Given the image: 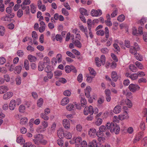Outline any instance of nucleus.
I'll list each match as a JSON object with an SVG mask.
<instances>
[{"instance_id": "nucleus-9", "label": "nucleus", "mask_w": 147, "mask_h": 147, "mask_svg": "<svg viewBox=\"0 0 147 147\" xmlns=\"http://www.w3.org/2000/svg\"><path fill=\"white\" fill-rule=\"evenodd\" d=\"M13 94L11 92H8L5 93L3 96L4 100H7L11 98L13 95Z\"/></svg>"}, {"instance_id": "nucleus-29", "label": "nucleus", "mask_w": 147, "mask_h": 147, "mask_svg": "<svg viewBox=\"0 0 147 147\" xmlns=\"http://www.w3.org/2000/svg\"><path fill=\"white\" fill-rule=\"evenodd\" d=\"M71 65H66L64 68L65 70L66 73H69L71 71Z\"/></svg>"}, {"instance_id": "nucleus-10", "label": "nucleus", "mask_w": 147, "mask_h": 147, "mask_svg": "<svg viewBox=\"0 0 147 147\" xmlns=\"http://www.w3.org/2000/svg\"><path fill=\"white\" fill-rule=\"evenodd\" d=\"M79 27L80 30L85 33L86 37L88 38V30L87 28H84V26L82 25H79Z\"/></svg>"}, {"instance_id": "nucleus-44", "label": "nucleus", "mask_w": 147, "mask_h": 147, "mask_svg": "<svg viewBox=\"0 0 147 147\" xmlns=\"http://www.w3.org/2000/svg\"><path fill=\"white\" fill-rule=\"evenodd\" d=\"M105 38L108 39L109 37V31L107 27H106L105 28Z\"/></svg>"}, {"instance_id": "nucleus-2", "label": "nucleus", "mask_w": 147, "mask_h": 147, "mask_svg": "<svg viewBox=\"0 0 147 147\" xmlns=\"http://www.w3.org/2000/svg\"><path fill=\"white\" fill-rule=\"evenodd\" d=\"M140 88V86L138 85L133 84H130L128 87L129 90L133 92H135L139 90Z\"/></svg>"}, {"instance_id": "nucleus-23", "label": "nucleus", "mask_w": 147, "mask_h": 147, "mask_svg": "<svg viewBox=\"0 0 147 147\" xmlns=\"http://www.w3.org/2000/svg\"><path fill=\"white\" fill-rule=\"evenodd\" d=\"M43 62H42L45 64L49 65L50 63V60L49 58L47 57H45L43 59Z\"/></svg>"}, {"instance_id": "nucleus-38", "label": "nucleus", "mask_w": 147, "mask_h": 147, "mask_svg": "<svg viewBox=\"0 0 147 147\" xmlns=\"http://www.w3.org/2000/svg\"><path fill=\"white\" fill-rule=\"evenodd\" d=\"M107 41L106 44V46L107 47L110 46L113 41V38L112 37L108 39H107Z\"/></svg>"}, {"instance_id": "nucleus-55", "label": "nucleus", "mask_w": 147, "mask_h": 147, "mask_svg": "<svg viewBox=\"0 0 147 147\" xmlns=\"http://www.w3.org/2000/svg\"><path fill=\"white\" fill-rule=\"evenodd\" d=\"M25 110V107L23 105H20L19 108V111L21 113H23L24 112Z\"/></svg>"}, {"instance_id": "nucleus-61", "label": "nucleus", "mask_w": 147, "mask_h": 147, "mask_svg": "<svg viewBox=\"0 0 147 147\" xmlns=\"http://www.w3.org/2000/svg\"><path fill=\"white\" fill-rule=\"evenodd\" d=\"M62 74V71H61L57 70L54 72V75L55 76H61Z\"/></svg>"}, {"instance_id": "nucleus-37", "label": "nucleus", "mask_w": 147, "mask_h": 147, "mask_svg": "<svg viewBox=\"0 0 147 147\" xmlns=\"http://www.w3.org/2000/svg\"><path fill=\"white\" fill-rule=\"evenodd\" d=\"M125 104H126L129 108H131L132 106V104L131 101L128 99H126Z\"/></svg>"}, {"instance_id": "nucleus-58", "label": "nucleus", "mask_w": 147, "mask_h": 147, "mask_svg": "<svg viewBox=\"0 0 147 147\" xmlns=\"http://www.w3.org/2000/svg\"><path fill=\"white\" fill-rule=\"evenodd\" d=\"M51 66L49 65H47V66L46 67L45 69V71L47 73L51 72L52 69H51Z\"/></svg>"}, {"instance_id": "nucleus-34", "label": "nucleus", "mask_w": 147, "mask_h": 147, "mask_svg": "<svg viewBox=\"0 0 147 147\" xmlns=\"http://www.w3.org/2000/svg\"><path fill=\"white\" fill-rule=\"evenodd\" d=\"M65 137L68 139H70L72 138V135L71 133L69 132L66 131L65 133Z\"/></svg>"}, {"instance_id": "nucleus-8", "label": "nucleus", "mask_w": 147, "mask_h": 147, "mask_svg": "<svg viewBox=\"0 0 147 147\" xmlns=\"http://www.w3.org/2000/svg\"><path fill=\"white\" fill-rule=\"evenodd\" d=\"M63 124L64 128L68 129L70 127V123L69 121L67 119H64L63 121Z\"/></svg>"}, {"instance_id": "nucleus-12", "label": "nucleus", "mask_w": 147, "mask_h": 147, "mask_svg": "<svg viewBox=\"0 0 147 147\" xmlns=\"http://www.w3.org/2000/svg\"><path fill=\"white\" fill-rule=\"evenodd\" d=\"M91 91L90 87L88 86L86 87L85 90V95L87 98H89L90 96V92Z\"/></svg>"}, {"instance_id": "nucleus-1", "label": "nucleus", "mask_w": 147, "mask_h": 147, "mask_svg": "<svg viewBox=\"0 0 147 147\" xmlns=\"http://www.w3.org/2000/svg\"><path fill=\"white\" fill-rule=\"evenodd\" d=\"M106 125L111 133L115 132L116 134H118L120 131V127L116 123L112 122L110 123L108 122Z\"/></svg>"}, {"instance_id": "nucleus-60", "label": "nucleus", "mask_w": 147, "mask_h": 147, "mask_svg": "<svg viewBox=\"0 0 147 147\" xmlns=\"http://www.w3.org/2000/svg\"><path fill=\"white\" fill-rule=\"evenodd\" d=\"M88 110L89 113L90 115H92L93 113V107L92 106H90L89 107H88Z\"/></svg>"}, {"instance_id": "nucleus-40", "label": "nucleus", "mask_w": 147, "mask_h": 147, "mask_svg": "<svg viewBox=\"0 0 147 147\" xmlns=\"http://www.w3.org/2000/svg\"><path fill=\"white\" fill-rule=\"evenodd\" d=\"M134 56L138 60L142 61L143 60V58L142 56L140 55L138 53H136L135 54Z\"/></svg>"}, {"instance_id": "nucleus-49", "label": "nucleus", "mask_w": 147, "mask_h": 147, "mask_svg": "<svg viewBox=\"0 0 147 147\" xmlns=\"http://www.w3.org/2000/svg\"><path fill=\"white\" fill-rule=\"evenodd\" d=\"M23 10L20 9L18 10L17 12V16L19 18H21L23 15Z\"/></svg>"}, {"instance_id": "nucleus-24", "label": "nucleus", "mask_w": 147, "mask_h": 147, "mask_svg": "<svg viewBox=\"0 0 147 147\" xmlns=\"http://www.w3.org/2000/svg\"><path fill=\"white\" fill-rule=\"evenodd\" d=\"M47 115L44 113H41L40 115V117L41 118L47 121L49 119V117Z\"/></svg>"}, {"instance_id": "nucleus-56", "label": "nucleus", "mask_w": 147, "mask_h": 147, "mask_svg": "<svg viewBox=\"0 0 147 147\" xmlns=\"http://www.w3.org/2000/svg\"><path fill=\"white\" fill-rule=\"evenodd\" d=\"M56 58L57 59V61L58 62L60 63L62 59V56L61 54H58L56 56Z\"/></svg>"}, {"instance_id": "nucleus-52", "label": "nucleus", "mask_w": 147, "mask_h": 147, "mask_svg": "<svg viewBox=\"0 0 147 147\" xmlns=\"http://www.w3.org/2000/svg\"><path fill=\"white\" fill-rule=\"evenodd\" d=\"M95 61L96 65L97 67H99L101 66V64L100 63V59L98 57H96Z\"/></svg>"}, {"instance_id": "nucleus-22", "label": "nucleus", "mask_w": 147, "mask_h": 147, "mask_svg": "<svg viewBox=\"0 0 147 147\" xmlns=\"http://www.w3.org/2000/svg\"><path fill=\"white\" fill-rule=\"evenodd\" d=\"M107 20L105 21V23L106 25L108 26H111L112 25V24L111 22L110 21V15L108 14L107 15Z\"/></svg>"}, {"instance_id": "nucleus-28", "label": "nucleus", "mask_w": 147, "mask_h": 147, "mask_svg": "<svg viewBox=\"0 0 147 147\" xmlns=\"http://www.w3.org/2000/svg\"><path fill=\"white\" fill-rule=\"evenodd\" d=\"M129 67L130 70L133 72H136L137 71V68L134 65H130Z\"/></svg>"}, {"instance_id": "nucleus-25", "label": "nucleus", "mask_w": 147, "mask_h": 147, "mask_svg": "<svg viewBox=\"0 0 147 147\" xmlns=\"http://www.w3.org/2000/svg\"><path fill=\"white\" fill-rule=\"evenodd\" d=\"M66 108L67 110L71 111L74 109V105L72 104H69L66 107Z\"/></svg>"}, {"instance_id": "nucleus-50", "label": "nucleus", "mask_w": 147, "mask_h": 147, "mask_svg": "<svg viewBox=\"0 0 147 147\" xmlns=\"http://www.w3.org/2000/svg\"><path fill=\"white\" fill-rule=\"evenodd\" d=\"M16 83L17 85H19L21 84V79L20 76H18L16 79Z\"/></svg>"}, {"instance_id": "nucleus-13", "label": "nucleus", "mask_w": 147, "mask_h": 147, "mask_svg": "<svg viewBox=\"0 0 147 147\" xmlns=\"http://www.w3.org/2000/svg\"><path fill=\"white\" fill-rule=\"evenodd\" d=\"M69 102V99L68 97L63 98L61 100V104L63 106H64L68 104Z\"/></svg>"}, {"instance_id": "nucleus-7", "label": "nucleus", "mask_w": 147, "mask_h": 147, "mask_svg": "<svg viewBox=\"0 0 147 147\" xmlns=\"http://www.w3.org/2000/svg\"><path fill=\"white\" fill-rule=\"evenodd\" d=\"M16 101L13 99L11 100L9 105V107L11 110H13L15 108L16 106Z\"/></svg>"}, {"instance_id": "nucleus-62", "label": "nucleus", "mask_w": 147, "mask_h": 147, "mask_svg": "<svg viewBox=\"0 0 147 147\" xmlns=\"http://www.w3.org/2000/svg\"><path fill=\"white\" fill-rule=\"evenodd\" d=\"M101 52L104 54H106L108 53L109 50L106 48H102L100 50Z\"/></svg>"}, {"instance_id": "nucleus-53", "label": "nucleus", "mask_w": 147, "mask_h": 147, "mask_svg": "<svg viewBox=\"0 0 147 147\" xmlns=\"http://www.w3.org/2000/svg\"><path fill=\"white\" fill-rule=\"evenodd\" d=\"M74 43L75 45L79 48H80L82 47V44L78 40H76Z\"/></svg>"}, {"instance_id": "nucleus-39", "label": "nucleus", "mask_w": 147, "mask_h": 147, "mask_svg": "<svg viewBox=\"0 0 147 147\" xmlns=\"http://www.w3.org/2000/svg\"><path fill=\"white\" fill-rule=\"evenodd\" d=\"M5 32V29L2 26H0V35L3 36L4 35Z\"/></svg>"}, {"instance_id": "nucleus-30", "label": "nucleus", "mask_w": 147, "mask_h": 147, "mask_svg": "<svg viewBox=\"0 0 147 147\" xmlns=\"http://www.w3.org/2000/svg\"><path fill=\"white\" fill-rule=\"evenodd\" d=\"M99 129L100 131L102 132L107 131V130L109 129L108 128V127L106 128L105 126L102 125L99 127Z\"/></svg>"}, {"instance_id": "nucleus-14", "label": "nucleus", "mask_w": 147, "mask_h": 147, "mask_svg": "<svg viewBox=\"0 0 147 147\" xmlns=\"http://www.w3.org/2000/svg\"><path fill=\"white\" fill-rule=\"evenodd\" d=\"M111 78L112 80L116 82L118 79V76L116 72L113 71L111 73Z\"/></svg>"}, {"instance_id": "nucleus-31", "label": "nucleus", "mask_w": 147, "mask_h": 147, "mask_svg": "<svg viewBox=\"0 0 147 147\" xmlns=\"http://www.w3.org/2000/svg\"><path fill=\"white\" fill-rule=\"evenodd\" d=\"M80 101L82 106L84 107L87 104L86 99L84 97H82Z\"/></svg>"}, {"instance_id": "nucleus-18", "label": "nucleus", "mask_w": 147, "mask_h": 147, "mask_svg": "<svg viewBox=\"0 0 147 147\" xmlns=\"http://www.w3.org/2000/svg\"><path fill=\"white\" fill-rule=\"evenodd\" d=\"M16 141L18 143L22 144L25 142V140L22 136H20L17 138Z\"/></svg>"}, {"instance_id": "nucleus-21", "label": "nucleus", "mask_w": 147, "mask_h": 147, "mask_svg": "<svg viewBox=\"0 0 147 147\" xmlns=\"http://www.w3.org/2000/svg\"><path fill=\"white\" fill-rule=\"evenodd\" d=\"M28 58L29 61L31 62H35L37 60V58L35 56L31 55H28Z\"/></svg>"}, {"instance_id": "nucleus-17", "label": "nucleus", "mask_w": 147, "mask_h": 147, "mask_svg": "<svg viewBox=\"0 0 147 147\" xmlns=\"http://www.w3.org/2000/svg\"><path fill=\"white\" fill-rule=\"evenodd\" d=\"M8 90V88L5 86H3L0 87V93L3 94L6 92Z\"/></svg>"}, {"instance_id": "nucleus-64", "label": "nucleus", "mask_w": 147, "mask_h": 147, "mask_svg": "<svg viewBox=\"0 0 147 147\" xmlns=\"http://www.w3.org/2000/svg\"><path fill=\"white\" fill-rule=\"evenodd\" d=\"M17 54L18 55L19 57H22L24 55V53L23 51L19 50L17 51Z\"/></svg>"}, {"instance_id": "nucleus-33", "label": "nucleus", "mask_w": 147, "mask_h": 147, "mask_svg": "<svg viewBox=\"0 0 147 147\" xmlns=\"http://www.w3.org/2000/svg\"><path fill=\"white\" fill-rule=\"evenodd\" d=\"M147 19L146 18L143 17L138 22V23L140 24L141 25H143L146 22Z\"/></svg>"}, {"instance_id": "nucleus-11", "label": "nucleus", "mask_w": 147, "mask_h": 147, "mask_svg": "<svg viewBox=\"0 0 147 147\" xmlns=\"http://www.w3.org/2000/svg\"><path fill=\"white\" fill-rule=\"evenodd\" d=\"M128 117V113L126 111L123 114L120 115L119 116V119L121 120L127 119Z\"/></svg>"}, {"instance_id": "nucleus-15", "label": "nucleus", "mask_w": 147, "mask_h": 147, "mask_svg": "<svg viewBox=\"0 0 147 147\" xmlns=\"http://www.w3.org/2000/svg\"><path fill=\"white\" fill-rule=\"evenodd\" d=\"M99 144V143H97L96 140H94L89 143L88 145V147H97L98 144Z\"/></svg>"}, {"instance_id": "nucleus-5", "label": "nucleus", "mask_w": 147, "mask_h": 147, "mask_svg": "<svg viewBox=\"0 0 147 147\" xmlns=\"http://www.w3.org/2000/svg\"><path fill=\"white\" fill-rule=\"evenodd\" d=\"M57 134L58 137L60 139L63 138L65 136L63 129L61 128H59L57 130Z\"/></svg>"}, {"instance_id": "nucleus-63", "label": "nucleus", "mask_w": 147, "mask_h": 147, "mask_svg": "<svg viewBox=\"0 0 147 147\" xmlns=\"http://www.w3.org/2000/svg\"><path fill=\"white\" fill-rule=\"evenodd\" d=\"M113 47L116 51L119 52L120 51V48L118 45L116 43L113 44Z\"/></svg>"}, {"instance_id": "nucleus-35", "label": "nucleus", "mask_w": 147, "mask_h": 147, "mask_svg": "<svg viewBox=\"0 0 147 147\" xmlns=\"http://www.w3.org/2000/svg\"><path fill=\"white\" fill-rule=\"evenodd\" d=\"M24 66L26 70H28L29 69V62L27 60H25L24 61Z\"/></svg>"}, {"instance_id": "nucleus-26", "label": "nucleus", "mask_w": 147, "mask_h": 147, "mask_svg": "<svg viewBox=\"0 0 147 147\" xmlns=\"http://www.w3.org/2000/svg\"><path fill=\"white\" fill-rule=\"evenodd\" d=\"M138 50L135 48L134 47H131L129 49V52L131 54L135 55V54L137 53V51Z\"/></svg>"}, {"instance_id": "nucleus-48", "label": "nucleus", "mask_w": 147, "mask_h": 147, "mask_svg": "<svg viewBox=\"0 0 147 147\" xmlns=\"http://www.w3.org/2000/svg\"><path fill=\"white\" fill-rule=\"evenodd\" d=\"M43 100L42 98H40L37 101V105L38 107H40L43 103Z\"/></svg>"}, {"instance_id": "nucleus-16", "label": "nucleus", "mask_w": 147, "mask_h": 147, "mask_svg": "<svg viewBox=\"0 0 147 147\" xmlns=\"http://www.w3.org/2000/svg\"><path fill=\"white\" fill-rule=\"evenodd\" d=\"M121 110V107L119 105L116 106L114 109L113 112L116 114L119 113Z\"/></svg>"}, {"instance_id": "nucleus-46", "label": "nucleus", "mask_w": 147, "mask_h": 147, "mask_svg": "<svg viewBox=\"0 0 147 147\" xmlns=\"http://www.w3.org/2000/svg\"><path fill=\"white\" fill-rule=\"evenodd\" d=\"M129 77L132 80H134L136 79L138 77L137 74H134L130 75Z\"/></svg>"}, {"instance_id": "nucleus-19", "label": "nucleus", "mask_w": 147, "mask_h": 147, "mask_svg": "<svg viewBox=\"0 0 147 147\" xmlns=\"http://www.w3.org/2000/svg\"><path fill=\"white\" fill-rule=\"evenodd\" d=\"M45 64L42 62H40L38 67V70L40 71H42L45 68Z\"/></svg>"}, {"instance_id": "nucleus-51", "label": "nucleus", "mask_w": 147, "mask_h": 147, "mask_svg": "<svg viewBox=\"0 0 147 147\" xmlns=\"http://www.w3.org/2000/svg\"><path fill=\"white\" fill-rule=\"evenodd\" d=\"M82 141V138L80 137H77L75 140V143L77 144H79L81 143V142Z\"/></svg>"}, {"instance_id": "nucleus-36", "label": "nucleus", "mask_w": 147, "mask_h": 147, "mask_svg": "<svg viewBox=\"0 0 147 147\" xmlns=\"http://www.w3.org/2000/svg\"><path fill=\"white\" fill-rule=\"evenodd\" d=\"M28 121V119L26 117L22 118L20 120V123L22 125H24L26 124Z\"/></svg>"}, {"instance_id": "nucleus-6", "label": "nucleus", "mask_w": 147, "mask_h": 147, "mask_svg": "<svg viewBox=\"0 0 147 147\" xmlns=\"http://www.w3.org/2000/svg\"><path fill=\"white\" fill-rule=\"evenodd\" d=\"M96 129L94 128L89 129L88 134L89 136L92 138H94L96 136Z\"/></svg>"}, {"instance_id": "nucleus-3", "label": "nucleus", "mask_w": 147, "mask_h": 147, "mask_svg": "<svg viewBox=\"0 0 147 147\" xmlns=\"http://www.w3.org/2000/svg\"><path fill=\"white\" fill-rule=\"evenodd\" d=\"M33 140L34 143L38 145L40 144V142L43 139V136L42 134H39L35 136Z\"/></svg>"}, {"instance_id": "nucleus-4", "label": "nucleus", "mask_w": 147, "mask_h": 147, "mask_svg": "<svg viewBox=\"0 0 147 147\" xmlns=\"http://www.w3.org/2000/svg\"><path fill=\"white\" fill-rule=\"evenodd\" d=\"M102 14V11L100 9L97 10L92 9L91 12V15L92 16H100Z\"/></svg>"}, {"instance_id": "nucleus-27", "label": "nucleus", "mask_w": 147, "mask_h": 147, "mask_svg": "<svg viewBox=\"0 0 147 147\" xmlns=\"http://www.w3.org/2000/svg\"><path fill=\"white\" fill-rule=\"evenodd\" d=\"M88 69L91 75L94 77L96 75V73L95 70L92 68L89 67Z\"/></svg>"}, {"instance_id": "nucleus-42", "label": "nucleus", "mask_w": 147, "mask_h": 147, "mask_svg": "<svg viewBox=\"0 0 147 147\" xmlns=\"http://www.w3.org/2000/svg\"><path fill=\"white\" fill-rule=\"evenodd\" d=\"M125 19V16L124 15L121 14L117 18V20L120 22H123Z\"/></svg>"}, {"instance_id": "nucleus-20", "label": "nucleus", "mask_w": 147, "mask_h": 147, "mask_svg": "<svg viewBox=\"0 0 147 147\" xmlns=\"http://www.w3.org/2000/svg\"><path fill=\"white\" fill-rule=\"evenodd\" d=\"M79 11L81 14V15L87 16H88L87 11L84 8H80L79 9Z\"/></svg>"}, {"instance_id": "nucleus-47", "label": "nucleus", "mask_w": 147, "mask_h": 147, "mask_svg": "<svg viewBox=\"0 0 147 147\" xmlns=\"http://www.w3.org/2000/svg\"><path fill=\"white\" fill-rule=\"evenodd\" d=\"M100 62L104 65L105 63V57L104 55H102L100 57Z\"/></svg>"}, {"instance_id": "nucleus-57", "label": "nucleus", "mask_w": 147, "mask_h": 147, "mask_svg": "<svg viewBox=\"0 0 147 147\" xmlns=\"http://www.w3.org/2000/svg\"><path fill=\"white\" fill-rule=\"evenodd\" d=\"M135 64L136 66L139 69H142L143 68V65L140 62L137 61L136 62Z\"/></svg>"}, {"instance_id": "nucleus-32", "label": "nucleus", "mask_w": 147, "mask_h": 147, "mask_svg": "<svg viewBox=\"0 0 147 147\" xmlns=\"http://www.w3.org/2000/svg\"><path fill=\"white\" fill-rule=\"evenodd\" d=\"M22 67L20 66H18L16 67L14 72L15 74H19L21 70Z\"/></svg>"}, {"instance_id": "nucleus-59", "label": "nucleus", "mask_w": 147, "mask_h": 147, "mask_svg": "<svg viewBox=\"0 0 147 147\" xmlns=\"http://www.w3.org/2000/svg\"><path fill=\"white\" fill-rule=\"evenodd\" d=\"M140 127L142 130H144L145 129V125L144 122H141L140 125Z\"/></svg>"}, {"instance_id": "nucleus-43", "label": "nucleus", "mask_w": 147, "mask_h": 147, "mask_svg": "<svg viewBox=\"0 0 147 147\" xmlns=\"http://www.w3.org/2000/svg\"><path fill=\"white\" fill-rule=\"evenodd\" d=\"M105 32L102 30H97L96 32V34L99 36H103L105 34Z\"/></svg>"}, {"instance_id": "nucleus-45", "label": "nucleus", "mask_w": 147, "mask_h": 147, "mask_svg": "<svg viewBox=\"0 0 147 147\" xmlns=\"http://www.w3.org/2000/svg\"><path fill=\"white\" fill-rule=\"evenodd\" d=\"M30 6L31 12L32 13H35L36 12V7L33 4H31Z\"/></svg>"}, {"instance_id": "nucleus-54", "label": "nucleus", "mask_w": 147, "mask_h": 147, "mask_svg": "<svg viewBox=\"0 0 147 147\" xmlns=\"http://www.w3.org/2000/svg\"><path fill=\"white\" fill-rule=\"evenodd\" d=\"M66 54L67 56L70 57L72 58H75V56L71 52L69 51H67L66 52Z\"/></svg>"}, {"instance_id": "nucleus-41", "label": "nucleus", "mask_w": 147, "mask_h": 147, "mask_svg": "<svg viewBox=\"0 0 147 147\" xmlns=\"http://www.w3.org/2000/svg\"><path fill=\"white\" fill-rule=\"evenodd\" d=\"M134 56L138 60L142 61L143 60V58L142 56L140 55L138 53H136L135 54Z\"/></svg>"}]
</instances>
